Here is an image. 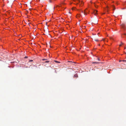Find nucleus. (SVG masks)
<instances>
[{
	"label": "nucleus",
	"mask_w": 126,
	"mask_h": 126,
	"mask_svg": "<svg viewBox=\"0 0 126 126\" xmlns=\"http://www.w3.org/2000/svg\"><path fill=\"white\" fill-rule=\"evenodd\" d=\"M121 27L124 30L126 29V26L124 24H122L121 25Z\"/></svg>",
	"instance_id": "nucleus-1"
},
{
	"label": "nucleus",
	"mask_w": 126,
	"mask_h": 126,
	"mask_svg": "<svg viewBox=\"0 0 126 126\" xmlns=\"http://www.w3.org/2000/svg\"><path fill=\"white\" fill-rule=\"evenodd\" d=\"M97 11L96 10H95L94 11V13L95 15L96 14V13L97 12Z\"/></svg>",
	"instance_id": "nucleus-2"
},
{
	"label": "nucleus",
	"mask_w": 126,
	"mask_h": 126,
	"mask_svg": "<svg viewBox=\"0 0 126 126\" xmlns=\"http://www.w3.org/2000/svg\"><path fill=\"white\" fill-rule=\"evenodd\" d=\"M123 35H125L126 36V33H124L123 34H122L121 37L122 38H123V37H124L123 36Z\"/></svg>",
	"instance_id": "nucleus-3"
},
{
	"label": "nucleus",
	"mask_w": 126,
	"mask_h": 126,
	"mask_svg": "<svg viewBox=\"0 0 126 126\" xmlns=\"http://www.w3.org/2000/svg\"><path fill=\"white\" fill-rule=\"evenodd\" d=\"M78 77V76L77 74H76L74 75V77Z\"/></svg>",
	"instance_id": "nucleus-4"
},
{
	"label": "nucleus",
	"mask_w": 126,
	"mask_h": 126,
	"mask_svg": "<svg viewBox=\"0 0 126 126\" xmlns=\"http://www.w3.org/2000/svg\"><path fill=\"white\" fill-rule=\"evenodd\" d=\"M112 7H113V10H115V7L113 5L112 6Z\"/></svg>",
	"instance_id": "nucleus-5"
},
{
	"label": "nucleus",
	"mask_w": 126,
	"mask_h": 126,
	"mask_svg": "<svg viewBox=\"0 0 126 126\" xmlns=\"http://www.w3.org/2000/svg\"><path fill=\"white\" fill-rule=\"evenodd\" d=\"M93 63H100L99 62H94Z\"/></svg>",
	"instance_id": "nucleus-6"
},
{
	"label": "nucleus",
	"mask_w": 126,
	"mask_h": 126,
	"mask_svg": "<svg viewBox=\"0 0 126 126\" xmlns=\"http://www.w3.org/2000/svg\"><path fill=\"white\" fill-rule=\"evenodd\" d=\"M123 43H122V42H121V44H120V45H119V46H121V45H123Z\"/></svg>",
	"instance_id": "nucleus-7"
},
{
	"label": "nucleus",
	"mask_w": 126,
	"mask_h": 126,
	"mask_svg": "<svg viewBox=\"0 0 126 126\" xmlns=\"http://www.w3.org/2000/svg\"><path fill=\"white\" fill-rule=\"evenodd\" d=\"M49 62V61H47L45 62V63H48Z\"/></svg>",
	"instance_id": "nucleus-8"
},
{
	"label": "nucleus",
	"mask_w": 126,
	"mask_h": 126,
	"mask_svg": "<svg viewBox=\"0 0 126 126\" xmlns=\"http://www.w3.org/2000/svg\"><path fill=\"white\" fill-rule=\"evenodd\" d=\"M94 40L96 41H98L97 39H94Z\"/></svg>",
	"instance_id": "nucleus-9"
},
{
	"label": "nucleus",
	"mask_w": 126,
	"mask_h": 126,
	"mask_svg": "<svg viewBox=\"0 0 126 126\" xmlns=\"http://www.w3.org/2000/svg\"><path fill=\"white\" fill-rule=\"evenodd\" d=\"M95 7L96 8H97L98 7V6L96 5H95Z\"/></svg>",
	"instance_id": "nucleus-10"
},
{
	"label": "nucleus",
	"mask_w": 126,
	"mask_h": 126,
	"mask_svg": "<svg viewBox=\"0 0 126 126\" xmlns=\"http://www.w3.org/2000/svg\"><path fill=\"white\" fill-rule=\"evenodd\" d=\"M32 60H30L29 61V62H32Z\"/></svg>",
	"instance_id": "nucleus-11"
},
{
	"label": "nucleus",
	"mask_w": 126,
	"mask_h": 126,
	"mask_svg": "<svg viewBox=\"0 0 126 126\" xmlns=\"http://www.w3.org/2000/svg\"><path fill=\"white\" fill-rule=\"evenodd\" d=\"M49 0V2H52V1H51V0Z\"/></svg>",
	"instance_id": "nucleus-12"
},
{
	"label": "nucleus",
	"mask_w": 126,
	"mask_h": 126,
	"mask_svg": "<svg viewBox=\"0 0 126 126\" xmlns=\"http://www.w3.org/2000/svg\"><path fill=\"white\" fill-rule=\"evenodd\" d=\"M97 21L96 22H95V24H97Z\"/></svg>",
	"instance_id": "nucleus-13"
},
{
	"label": "nucleus",
	"mask_w": 126,
	"mask_h": 126,
	"mask_svg": "<svg viewBox=\"0 0 126 126\" xmlns=\"http://www.w3.org/2000/svg\"><path fill=\"white\" fill-rule=\"evenodd\" d=\"M84 15H86V13H84Z\"/></svg>",
	"instance_id": "nucleus-14"
},
{
	"label": "nucleus",
	"mask_w": 126,
	"mask_h": 126,
	"mask_svg": "<svg viewBox=\"0 0 126 126\" xmlns=\"http://www.w3.org/2000/svg\"><path fill=\"white\" fill-rule=\"evenodd\" d=\"M56 62H57V63H60L59 62H58V61H55Z\"/></svg>",
	"instance_id": "nucleus-15"
},
{
	"label": "nucleus",
	"mask_w": 126,
	"mask_h": 126,
	"mask_svg": "<svg viewBox=\"0 0 126 126\" xmlns=\"http://www.w3.org/2000/svg\"><path fill=\"white\" fill-rule=\"evenodd\" d=\"M98 61H100V60L99 59V58H98Z\"/></svg>",
	"instance_id": "nucleus-16"
},
{
	"label": "nucleus",
	"mask_w": 126,
	"mask_h": 126,
	"mask_svg": "<svg viewBox=\"0 0 126 126\" xmlns=\"http://www.w3.org/2000/svg\"><path fill=\"white\" fill-rule=\"evenodd\" d=\"M47 60V59H43L42 60L44 61V60Z\"/></svg>",
	"instance_id": "nucleus-17"
},
{
	"label": "nucleus",
	"mask_w": 126,
	"mask_h": 126,
	"mask_svg": "<svg viewBox=\"0 0 126 126\" xmlns=\"http://www.w3.org/2000/svg\"><path fill=\"white\" fill-rule=\"evenodd\" d=\"M123 61L126 62V60H124Z\"/></svg>",
	"instance_id": "nucleus-18"
},
{
	"label": "nucleus",
	"mask_w": 126,
	"mask_h": 126,
	"mask_svg": "<svg viewBox=\"0 0 126 126\" xmlns=\"http://www.w3.org/2000/svg\"><path fill=\"white\" fill-rule=\"evenodd\" d=\"M27 58V57H25L24 58Z\"/></svg>",
	"instance_id": "nucleus-19"
},
{
	"label": "nucleus",
	"mask_w": 126,
	"mask_h": 126,
	"mask_svg": "<svg viewBox=\"0 0 126 126\" xmlns=\"http://www.w3.org/2000/svg\"><path fill=\"white\" fill-rule=\"evenodd\" d=\"M110 39H113V38H110Z\"/></svg>",
	"instance_id": "nucleus-20"
},
{
	"label": "nucleus",
	"mask_w": 126,
	"mask_h": 126,
	"mask_svg": "<svg viewBox=\"0 0 126 126\" xmlns=\"http://www.w3.org/2000/svg\"><path fill=\"white\" fill-rule=\"evenodd\" d=\"M78 0V1H79V0Z\"/></svg>",
	"instance_id": "nucleus-21"
},
{
	"label": "nucleus",
	"mask_w": 126,
	"mask_h": 126,
	"mask_svg": "<svg viewBox=\"0 0 126 126\" xmlns=\"http://www.w3.org/2000/svg\"><path fill=\"white\" fill-rule=\"evenodd\" d=\"M100 44H99L98 45H99V46H100Z\"/></svg>",
	"instance_id": "nucleus-22"
},
{
	"label": "nucleus",
	"mask_w": 126,
	"mask_h": 126,
	"mask_svg": "<svg viewBox=\"0 0 126 126\" xmlns=\"http://www.w3.org/2000/svg\"><path fill=\"white\" fill-rule=\"evenodd\" d=\"M102 40H104V39H102Z\"/></svg>",
	"instance_id": "nucleus-23"
},
{
	"label": "nucleus",
	"mask_w": 126,
	"mask_h": 126,
	"mask_svg": "<svg viewBox=\"0 0 126 126\" xmlns=\"http://www.w3.org/2000/svg\"><path fill=\"white\" fill-rule=\"evenodd\" d=\"M126 48V47H125V48H124V49H125Z\"/></svg>",
	"instance_id": "nucleus-24"
},
{
	"label": "nucleus",
	"mask_w": 126,
	"mask_h": 126,
	"mask_svg": "<svg viewBox=\"0 0 126 126\" xmlns=\"http://www.w3.org/2000/svg\"><path fill=\"white\" fill-rule=\"evenodd\" d=\"M61 7H62V5H61Z\"/></svg>",
	"instance_id": "nucleus-25"
},
{
	"label": "nucleus",
	"mask_w": 126,
	"mask_h": 126,
	"mask_svg": "<svg viewBox=\"0 0 126 126\" xmlns=\"http://www.w3.org/2000/svg\"><path fill=\"white\" fill-rule=\"evenodd\" d=\"M82 12V13H83V12Z\"/></svg>",
	"instance_id": "nucleus-26"
}]
</instances>
